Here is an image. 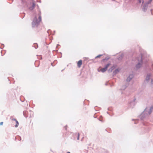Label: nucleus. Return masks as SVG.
<instances>
[{
    "instance_id": "obj_1",
    "label": "nucleus",
    "mask_w": 153,
    "mask_h": 153,
    "mask_svg": "<svg viewBox=\"0 0 153 153\" xmlns=\"http://www.w3.org/2000/svg\"><path fill=\"white\" fill-rule=\"evenodd\" d=\"M153 109V106H151L149 109L147 107L140 115L141 120H143L146 117H148L151 113Z\"/></svg>"
},
{
    "instance_id": "obj_2",
    "label": "nucleus",
    "mask_w": 153,
    "mask_h": 153,
    "mask_svg": "<svg viewBox=\"0 0 153 153\" xmlns=\"http://www.w3.org/2000/svg\"><path fill=\"white\" fill-rule=\"evenodd\" d=\"M41 12L40 11L39 13L38 19H37V17L36 16L33 19V21L32 22V27H35L38 26L39 25L40 21L41 20Z\"/></svg>"
},
{
    "instance_id": "obj_3",
    "label": "nucleus",
    "mask_w": 153,
    "mask_h": 153,
    "mask_svg": "<svg viewBox=\"0 0 153 153\" xmlns=\"http://www.w3.org/2000/svg\"><path fill=\"white\" fill-rule=\"evenodd\" d=\"M151 74L150 73L147 74L144 82L145 84H147L149 83V84L152 87H153V79L150 78Z\"/></svg>"
},
{
    "instance_id": "obj_4",
    "label": "nucleus",
    "mask_w": 153,
    "mask_h": 153,
    "mask_svg": "<svg viewBox=\"0 0 153 153\" xmlns=\"http://www.w3.org/2000/svg\"><path fill=\"white\" fill-rule=\"evenodd\" d=\"M142 58V55L140 57V61L138 60V63L136 65L135 68L136 70H138L142 66L143 62Z\"/></svg>"
},
{
    "instance_id": "obj_5",
    "label": "nucleus",
    "mask_w": 153,
    "mask_h": 153,
    "mask_svg": "<svg viewBox=\"0 0 153 153\" xmlns=\"http://www.w3.org/2000/svg\"><path fill=\"white\" fill-rule=\"evenodd\" d=\"M148 3L146 2V3L143 5L142 8L143 11L144 12L146 11L148 8Z\"/></svg>"
},
{
    "instance_id": "obj_6",
    "label": "nucleus",
    "mask_w": 153,
    "mask_h": 153,
    "mask_svg": "<svg viewBox=\"0 0 153 153\" xmlns=\"http://www.w3.org/2000/svg\"><path fill=\"white\" fill-rule=\"evenodd\" d=\"M136 99L134 98L133 100L130 102V107L131 108H133L135 105L136 102H135Z\"/></svg>"
},
{
    "instance_id": "obj_7",
    "label": "nucleus",
    "mask_w": 153,
    "mask_h": 153,
    "mask_svg": "<svg viewBox=\"0 0 153 153\" xmlns=\"http://www.w3.org/2000/svg\"><path fill=\"white\" fill-rule=\"evenodd\" d=\"M134 77V75L133 74H130L127 78L126 80L128 82H129Z\"/></svg>"
},
{
    "instance_id": "obj_8",
    "label": "nucleus",
    "mask_w": 153,
    "mask_h": 153,
    "mask_svg": "<svg viewBox=\"0 0 153 153\" xmlns=\"http://www.w3.org/2000/svg\"><path fill=\"white\" fill-rule=\"evenodd\" d=\"M115 67L113 66L111 67L108 70V72H111L115 68Z\"/></svg>"
},
{
    "instance_id": "obj_9",
    "label": "nucleus",
    "mask_w": 153,
    "mask_h": 153,
    "mask_svg": "<svg viewBox=\"0 0 153 153\" xmlns=\"http://www.w3.org/2000/svg\"><path fill=\"white\" fill-rule=\"evenodd\" d=\"M119 71V70L118 69H116L114 71H113V76L116 75L117 73Z\"/></svg>"
},
{
    "instance_id": "obj_10",
    "label": "nucleus",
    "mask_w": 153,
    "mask_h": 153,
    "mask_svg": "<svg viewBox=\"0 0 153 153\" xmlns=\"http://www.w3.org/2000/svg\"><path fill=\"white\" fill-rule=\"evenodd\" d=\"M82 61L81 60H80L77 63V65L78 67H81L82 64Z\"/></svg>"
},
{
    "instance_id": "obj_11",
    "label": "nucleus",
    "mask_w": 153,
    "mask_h": 153,
    "mask_svg": "<svg viewBox=\"0 0 153 153\" xmlns=\"http://www.w3.org/2000/svg\"><path fill=\"white\" fill-rule=\"evenodd\" d=\"M128 85V84H126L125 85L123 86L122 87L121 89L122 90H124L127 87Z\"/></svg>"
},
{
    "instance_id": "obj_12",
    "label": "nucleus",
    "mask_w": 153,
    "mask_h": 153,
    "mask_svg": "<svg viewBox=\"0 0 153 153\" xmlns=\"http://www.w3.org/2000/svg\"><path fill=\"white\" fill-rule=\"evenodd\" d=\"M27 111H24L23 112V115L24 116L26 117H28V116L27 115Z\"/></svg>"
},
{
    "instance_id": "obj_13",
    "label": "nucleus",
    "mask_w": 153,
    "mask_h": 153,
    "mask_svg": "<svg viewBox=\"0 0 153 153\" xmlns=\"http://www.w3.org/2000/svg\"><path fill=\"white\" fill-rule=\"evenodd\" d=\"M22 1V4L24 6H25L27 5V2L26 1L23 0H21Z\"/></svg>"
},
{
    "instance_id": "obj_14",
    "label": "nucleus",
    "mask_w": 153,
    "mask_h": 153,
    "mask_svg": "<svg viewBox=\"0 0 153 153\" xmlns=\"http://www.w3.org/2000/svg\"><path fill=\"white\" fill-rule=\"evenodd\" d=\"M107 70V69L106 68H105V67H104L103 68H101V71L102 72H104L105 71H106Z\"/></svg>"
},
{
    "instance_id": "obj_15",
    "label": "nucleus",
    "mask_w": 153,
    "mask_h": 153,
    "mask_svg": "<svg viewBox=\"0 0 153 153\" xmlns=\"http://www.w3.org/2000/svg\"><path fill=\"white\" fill-rule=\"evenodd\" d=\"M35 49H37L38 48V45L37 43H34L33 46Z\"/></svg>"
},
{
    "instance_id": "obj_16",
    "label": "nucleus",
    "mask_w": 153,
    "mask_h": 153,
    "mask_svg": "<svg viewBox=\"0 0 153 153\" xmlns=\"http://www.w3.org/2000/svg\"><path fill=\"white\" fill-rule=\"evenodd\" d=\"M109 58H110V57H109L107 56V57H106L104 59H103L102 60V61H104L105 60L107 61V60H108V59H109Z\"/></svg>"
},
{
    "instance_id": "obj_17",
    "label": "nucleus",
    "mask_w": 153,
    "mask_h": 153,
    "mask_svg": "<svg viewBox=\"0 0 153 153\" xmlns=\"http://www.w3.org/2000/svg\"><path fill=\"white\" fill-rule=\"evenodd\" d=\"M16 125H15V126L16 128H17L18 127V126L19 125V123L18 122L17 120L16 121Z\"/></svg>"
},
{
    "instance_id": "obj_18",
    "label": "nucleus",
    "mask_w": 153,
    "mask_h": 153,
    "mask_svg": "<svg viewBox=\"0 0 153 153\" xmlns=\"http://www.w3.org/2000/svg\"><path fill=\"white\" fill-rule=\"evenodd\" d=\"M123 55L122 54H121L120 56L118 58V60H120V59H121L122 58H123Z\"/></svg>"
},
{
    "instance_id": "obj_19",
    "label": "nucleus",
    "mask_w": 153,
    "mask_h": 153,
    "mask_svg": "<svg viewBox=\"0 0 153 153\" xmlns=\"http://www.w3.org/2000/svg\"><path fill=\"white\" fill-rule=\"evenodd\" d=\"M111 64L110 63H109L107 64V65H106L105 66V68H106L107 69L108 67Z\"/></svg>"
},
{
    "instance_id": "obj_20",
    "label": "nucleus",
    "mask_w": 153,
    "mask_h": 153,
    "mask_svg": "<svg viewBox=\"0 0 153 153\" xmlns=\"http://www.w3.org/2000/svg\"><path fill=\"white\" fill-rule=\"evenodd\" d=\"M79 133H77V140H79Z\"/></svg>"
},
{
    "instance_id": "obj_21",
    "label": "nucleus",
    "mask_w": 153,
    "mask_h": 153,
    "mask_svg": "<svg viewBox=\"0 0 153 153\" xmlns=\"http://www.w3.org/2000/svg\"><path fill=\"white\" fill-rule=\"evenodd\" d=\"M152 0H149L148 1L146 2L147 3H148V4H150L151 2H152Z\"/></svg>"
},
{
    "instance_id": "obj_22",
    "label": "nucleus",
    "mask_w": 153,
    "mask_h": 153,
    "mask_svg": "<svg viewBox=\"0 0 153 153\" xmlns=\"http://www.w3.org/2000/svg\"><path fill=\"white\" fill-rule=\"evenodd\" d=\"M34 8V7L32 6L31 7H30L29 9L30 10H33Z\"/></svg>"
},
{
    "instance_id": "obj_23",
    "label": "nucleus",
    "mask_w": 153,
    "mask_h": 153,
    "mask_svg": "<svg viewBox=\"0 0 153 153\" xmlns=\"http://www.w3.org/2000/svg\"><path fill=\"white\" fill-rule=\"evenodd\" d=\"M34 8V7L32 6L31 7H30L29 9L30 10H33Z\"/></svg>"
},
{
    "instance_id": "obj_24",
    "label": "nucleus",
    "mask_w": 153,
    "mask_h": 153,
    "mask_svg": "<svg viewBox=\"0 0 153 153\" xmlns=\"http://www.w3.org/2000/svg\"><path fill=\"white\" fill-rule=\"evenodd\" d=\"M102 56V55H98L97 56H96L95 58H97L99 57Z\"/></svg>"
},
{
    "instance_id": "obj_25",
    "label": "nucleus",
    "mask_w": 153,
    "mask_h": 153,
    "mask_svg": "<svg viewBox=\"0 0 153 153\" xmlns=\"http://www.w3.org/2000/svg\"><path fill=\"white\" fill-rule=\"evenodd\" d=\"M35 5V3H33V4H32V6L34 7Z\"/></svg>"
},
{
    "instance_id": "obj_26",
    "label": "nucleus",
    "mask_w": 153,
    "mask_h": 153,
    "mask_svg": "<svg viewBox=\"0 0 153 153\" xmlns=\"http://www.w3.org/2000/svg\"><path fill=\"white\" fill-rule=\"evenodd\" d=\"M97 119H98L99 121H101V122H103V121L102 120H100V119H99V118H97Z\"/></svg>"
},
{
    "instance_id": "obj_27",
    "label": "nucleus",
    "mask_w": 153,
    "mask_h": 153,
    "mask_svg": "<svg viewBox=\"0 0 153 153\" xmlns=\"http://www.w3.org/2000/svg\"><path fill=\"white\" fill-rule=\"evenodd\" d=\"M153 10H151V14L152 15H153Z\"/></svg>"
},
{
    "instance_id": "obj_28",
    "label": "nucleus",
    "mask_w": 153,
    "mask_h": 153,
    "mask_svg": "<svg viewBox=\"0 0 153 153\" xmlns=\"http://www.w3.org/2000/svg\"><path fill=\"white\" fill-rule=\"evenodd\" d=\"M3 122H1L0 123V125H2L3 124Z\"/></svg>"
},
{
    "instance_id": "obj_29",
    "label": "nucleus",
    "mask_w": 153,
    "mask_h": 153,
    "mask_svg": "<svg viewBox=\"0 0 153 153\" xmlns=\"http://www.w3.org/2000/svg\"><path fill=\"white\" fill-rule=\"evenodd\" d=\"M12 120H14V121H17V120L15 119H14V118H13V119H12Z\"/></svg>"
},
{
    "instance_id": "obj_30",
    "label": "nucleus",
    "mask_w": 153,
    "mask_h": 153,
    "mask_svg": "<svg viewBox=\"0 0 153 153\" xmlns=\"http://www.w3.org/2000/svg\"><path fill=\"white\" fill-rule=\"evenodd\" d=\"M100 119H101V118H102V116H100Z\"/></svg>"
},
{
    "instance_id": "obj_31",
    "label": "nucleus",
    "mask_w": 153,
    "mask_h": 153,
    "mask_svg": "<svg viewBox=\"0 0 153 153\" xmlns=\"http://www.w3.org/2000/svg\"><path fill=\"white\" fill-rule=\"evenodd\" d=\"M50 30H48L47 31V33H49V31Z\"/></svg>"
},
{
    "instance_id": "obj_32",
    "label": "nucleus",
    "mask_w": 153,
    "mask_h": 153,
    "mask_svg": "<svg viewBox=\"0 0 153 153\" xmlns=\"http://www.w3.org/2000/svg\"><path fill=\"white\" fill-rule=\"evenodd\" d=\"M18 137H19V138H20V140H21V137H20L19 136H18Z\"/></svg>"
},
{
    "instance_id": "obj_33",
    "label": "nucleus",
    "mask_w": 153,
    "mask_h": 153,
    "mask_svg": "<svg viewBox=\"0 0 153 153\" xmlns=\"http://www.w3.org/2000/svg\"><path fill=\"white\" fill-rule=\"evenodd\" d=\"M1 45H3V47H4V44H1Z\"/></svg>"
},
{
    "instance_id": "obj_34",
    "label": "nucleus",
    "mask_w": 153,
    "mask_h": 153,
    "mask_svg": "<svg viewBox=\"0 0 153 153\" xmlns=\"http://www.w3.org/2000/svg\"><path fill=\"white\" fill-rule=\"evenodd\" d=\"M107 114H109V113H108V111H107Z\"/></svg>"
},
{
    "instance_id": "obj_35",
    "label": "nucleus",
    "mask_w": 153,
    "mask_h": 153,
    "mask_svg": "<svg viewBox=\"0 0 153 153\" xmlns=\"http://www.w3.org/2000/svg\"><path fill=\"white\" fill-rule=\"evenodd\" d=\"M83 137L81 139V141H82L83 140Z\"/></svg>"
},
{
    "instance_id": "obj_36",
    "label": "nucleus",
    "mask_w": 153,
    "mask_h": 153,
    "mask_svg": "<svg viewBox=\"0 0 153 153\" xmlns=\"http://www.w3.org/2000/svg\"><path fill=\"white\" fill-rule=\"evenodd\" d=\"M65 129H66H66H67V128H66V126H65Z\"/></svg>"
},
{
    "instance_id": "obj_37",
    "label": "nucleus",
    "mask_w": 153,
    "mask_h": 153,
    "mask_svg": "<svg viewBox=\"0 0 153 153\" xmlns=\"http://www.w3.org/2000/svg\"><path fill=\"white\" fill-rule=\"evenodd\" d=\"M67 153H71L70 152H67Z\"/></svg>"
},
{
    "instance_id": "obj_38",
    "label": "nucleus",
    "mask_w": 153,
    "mask_h": 153,
    "mask_svg": "<svg viewBox=\"0 0 153 153\" xmlns=\"http://www.w3.org/2000/svg\"><path fill=\"white\" fill-rule=\"evenodd\" d=\"M59 44L57 45V47L58 46H59Z\"/></svg>"
},
{
    "instance_id": "obj_39",
    "label": "nucleus",
    "mask_w": 153,
    "mask_h": 153,
    "mask_svg": "<svg viewBox=\"0 0 153 153\" xmlns=\"http://www.w3.org/2000/svg\"><path fill=\"white\" fill-rule=\"evenodd\" d=\"M108 110H109V108H108Z\"/></svg>"
},
{
    "instance_id": "obj_40",
    "label": "nucleus",
    "mask_w": 153,
    "mask_h": 153,
    "mask_svg": "<svg viewBox=\"0 0 153 153\" xmlns=\"http://www.w3.org/2000/svg\"><path fill=\"white\" fill-rule=\"evenodd\" d=\"M94 118H96V117H95L94 116Z\"/></svg>"
},
{
    "instance_id": "obj_41",
    "label": "nucleus",
    "mask_w": 153,
    "mask_h": 153,
    "mask_svg": "<svg viewBox=\"0 0 153 153\" xmlns=\"http://www.w3.org/2000/svg\"><path fill=\"white\" fill-rule=\"evenodd\" d=\"M30 112L31 113H33V112L32 111H30Z\"/></svg>"
},
{
    "instance_id": "obj_42",
    "label": "nucleus",
    "mask_w": 153,
    "mask_h": 153,
    "mask_svg": "<svg viewBox=\"0 0 153 153\" xmlns=\"http://www.w3.org/2000/svg\"><path fill=\"white\" fill-rule=\"evenodd\" d=\"M143 2H144V1L143 0V2H142L143 3Z\"/></svg>"
},
{
    "instance_id": "obj_43",
    "label": "nucleus",
    "mask_w": 153,
    "mask_h": 153,
    "mask_svg": "<svg viewBox=\"0 0 153 153\" xmlns=\"http://www.w3.org/2000/svg\"><path fill=\"white\" fill-rule=\"evenodd\" d=\"M152 69H153V65H152Z\"/></svg>"
},
{
    "instance_id": "obj_44",
    "label": "nucleus",
    "mask_w": 153,
    "mask_h": 153,
    "mask_svg": "<svg viewBox=\"0 0 153 153\" xmlns=\"http://www.w3.org/2000/svg\"><path fill=\"white\" fill-rule=\"evenodd\" d=\"M24 16L22 17V18H24Z\"/></svg>"
},
{
    "instance_id": "obj_45",
    "label": "nucleus",
    "mask_w": 153,
    "mask_h": 153,
    "mask_svg": "<svg viewBox=\"0 0 153 153\" xmlns=\"http://www.w3.org/2000/svg\"><path fill=\"white\" fill-rule=\"evenodd\" d=\"M63 70H62V71Z\"/></svg>"
}]
</instances>
